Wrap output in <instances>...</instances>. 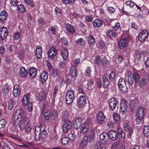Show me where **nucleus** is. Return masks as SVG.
I'll return each mask as SVG.
<instances>
[{
	"label": "nucleus",
	"mask_w": 149,
	"mask_h": 149,
	"mask_svg": "<svg viewBox=\"0 0 149 149\" xmlns=\"http://www.w3.org/2000/svg\"><path fill=\"white\" fill-rule=\"evenodd\" d=\"M8 30L5 27H1L0 28V37L2 39L6 38L8 35Z\"/></svg>",
	"instance_id": "14"
},
{
	"label": "nucleus",
	"mask_w": 149,
	"mask_h": 149,
	"mask_svg": "<svg viewBox=\"0 0 149 149\" xmlns=\"http://www.w3.org/2000/svg\"><path fill=\"white\" fill-rule=\"evenodd\" d=\"M71 72L72 76L74 78H76L77 76V72L75 68H71Z\"/></svg>",
	"instance_id": "43"
},
{
	"label": "nucleus",
	"mask_w": 149,
	"mask_h": 149,
	"mask_svg": "<svg viewBox=\"0 0 149 149\" xmlns=\"http://www.w3.org/2000/svg\"><path fill=\"white\" fill-rule=\"evenodd\" d=\"M25 3L28 5L31 6L32 7L34 6L33 3L31 2V0H24Z\"/></svg>",
	"instance_id": "60"
},
{
	"label": "nucleus",
	"mask_w": 149,
	"mask_h": 149,
	"mask_svg": "<svg viewBox=\"0 0 149 149\" xmlns=\"http://www.w3.org/2000/svg\"><path fill=\"white\" fill-rule=\"evenodd\" d=\"M68 138L70 140L73 141L75 140L76 136L73 133H70L68 135Z\"/></svg>",
	"instance_id": "54"
},
{
	"label": "nucleus",
	"mask_w": 149,
	"mask_h": 149,
	"mask_svg": "<svg viewBox=\"0 0 149 149\" xmlns=\"http://www.w3.org/2000/svg\"><path fill=\"white\" fill-rule=\"evenodd\" d=\"M36 55L38 58H41L42 57V50L41 47L40 46L36 47Z\"/></svg>",
	"instance_id": "22"
},
{
	"label": "nucleus",
	"mask_w": 149,
	"mask_h": 149,
	"mask_svg": "<svg viewBox=\"0 0 149 149\" xmlns=\"http://www.w3.org/2000/svg\"><path fill=\"white\" fill-rule=\"evenodd\" d=\"M6 123L5 120L2 119L0 120V129L3 128L5 126Z\"/></svg>",
	"instance_id": "49"
},
{
	"label": "nucleus",
	"mask_w": 149,
	"mask_h": 149,
	"mask_svg": "<svg viewBox=\"0 0 149 149\" xmlns=\"http://www.w3.org/2000/svg\"><path fill=\"white\" fill-rule=\"evenodd\" d=\"M29 122V120L28 117H24L22 118V119L19 125V127L22 131H23L27 127Z\"/></svg>",
	"instance_id": "6"
},
{
	"label": "nucleus",
	"mask_w": 149,
	"mask_h": 149,
	"mask_svg": "<svg viewBox=\"0 0 149 149\" xmlns=\"http://www.w3.org/2000/svg\"><path fill=\"white\" fill-rule=\"evenodd\" d=\"M95 135L94 130L93 129H92L88 131L87 135H85V136L88 137V139H89L91 140H93L95 139Z\"/></svg>",
	"instance_id": "17"
},
{
	"label": "nucleus",
	"mask_w": 149,
	"mask_h": 149,
	"mask_svg": "<svg viewBox=\"0 0 149 149\" xmlns=\"http://www.w3.org/2000/svg\"><path fill=\"white\" fill-rule=\"evenodd\" d=\"M107 36L111 39H113L116 36V33L112 29L109 30L107 33Z\"/></svg>",
	"instance_id": "26"
},
{
	"label": "nucleus",
	"mask_w": 149,
	"mask_h": 149,
	"mask_svg": "<svg viewBox=\"0 0 149 149\" xmlns=\"http://www.w3.org/2000/svg\"><path fill=\"white\" fill-rule=\"evenodd\" d=\"M127 45V39L126 38H123L120 39L118 42L119 47L121 49H123L126 47Z\"/></svg>",
	"instance_id": "13"
},
{
	"label": "nucleus",
	"mask_w": 149,
	"mask_h": 149,
	"mask_svg": "<svg viewBox=\"0 0 149 149\" xmlns=\"http://www.w3.org/2000/svg\"><path fill=\"white\" fill-rule=\"evenodd\" d=\"M8 103V108L9 109H11L13 108L14 105L13 100V99L10 100Z\"/></svg>",
	"instance_id": "51"
},
{
	"label": "nucleus",
	"mask_w": 149,
	"mask_h": 149,
	"mask_svg": "<svg viewBox=\"0 0 149 149\" xmlns=\"http://www.w3.org/2000/svg\"><path fill=\"white\" fill-rule=\"evenodd\" d=\"M17 9L21 13H24L25 11V9L24 6L22 4L19 5Z\"/></svg>",
	"instance_id": "47"
},
{
	"label": "nucleus",
	"mask_w": 149,
	"mask_h": 149,
	"mask_svg": "<svg viewBox=\"0 0 149 149\" xmlns=\"http://www.w3.org/2000/svg\"><path fill=\"white\" fill-rule=\"evenodd\" d=\"M69 138L67 137H63L61 139L62 143L64 145H66L68 143Z\"/></svg>",
	"instance_id": "48"
},
{
	"label": "nucleus",
	"mask_w": 149,
	"mask_h": 149,
	"mask_svg": "<svg viewBox=\"0 0 149 149\" xmlns=\"http://www.w3.org/2000/svg\"><path fill=\"white\" fill-rule=\"evenodd\" d=\"M2 91L3 93L6 95H7L8 94L9 88L7 84H5L3 86Z\"/></svg>",
	"instance_id": "38"
},
{
	"label": "nucleus",
	"mask_w": 149,
	"mask_h": 149,
	"mask_svg": "<svg viewBox=\"0 0 149 149\" xmlns=\"http://www.w3.org/2000/svg\"><path fill=\"white\" fill-rule=\"evenodd\" d=\"M100 59L99 57L96 56L95 58V60L94 61L95 63L99 65L100 63Z\"/></svg>",
	"instance_id": "61"
},
{
	"label": "nucleus",
	"mask_w": 149,
	"mask_h": 149,
	"mask_svg": "<svg viewBox=\"0 0 149 149\" xmlns=\"http://www.w3.org/2000/svg\"><path fill=\"white\" fill-rule=\"evenodd\" d=\"M69 114L68 111L65 110L63 112L62 119L63 121H68Z\"/></svg>",
	"instance_id": "34"
},
{
	"label": "nucleus",
	"mask_w": 149,
	"mask_h": 149,
	"mask_svg": "<svg viewBox=\"0 0 149 149\" xmlns=\"http://www.w3.org/2000/svg\"><path fill=\"white\" fill-rule=\"evenodd\" d=\"M125 131L126 134L130 137L132 135L133 131V129L132 127H131L127 130H124Z\"/></svg>",
	"instance_id": "42"
},
{
	"label": "nucleus",
	"mask_w": 149,
	"mask_h": 149,
	"mask_svg": "<svg viewBox=\"0 0 149 149\" xmlns=\"http://www.w3.org/2000/svg\"><path fill=\"white\" fill-rule=\"evenodd\" d=\"M115 72L113 71H112L110 73L108 77L109 79L111 80L113 79L115 77Z\"/></svg>",
	"instance_id": "56"
},
{
	"label": "nucleus",
	"mask_w": 149,
	"mask_h": 149,
	"mask_svg": "<svg viewBox=\"0 0 149 149\" xmlns=\"http://www.w3.org/2000/svg\"><path fill=\"white\" fill-rule=\"evenodd\" d=\"M76 43L79 46H84L85 44V41L83 38H80L76 41Z\"/></svg>",
	"instance_id": "41"
},
{
	"label": "nucleus",
	"mask_w": 149,
	"mask_h": 149,
	"mask_svg": "<svg viewBox=\"0 0 149 149\" xmlns=\"http://www.w3.org/2000/svg\"><path fill=\"white\" fill-rule=\"evenodd\" d=\"M109 107L110 109L112 110L114 109L117 104V101L114 98H112L109 100Z\"/></svg>",
	"instance_id": "11"
},
{
	"label": "nucleus",
	"mask_w": 149,
	"mask_h": 149,
	"mask_svg": "<svg viewBox=\"0 0 149 149\" xmlns=\"http://www.w3.org/2000/svg\"><path fill=\"white\" fill-rule=\"evenodd\" d=\"M28 73L27 71L23 67H22L20 70V75L22 77H25Z\"/></svg>",
	"instance_id": "35"
},
{
	"label": "nucleus",
	"mask_w": 149,
	"mask_h": 149,
	"mask_svg": "<svg viewBox=\"0 0 149 149\" xmlns=\"http://www.w3.org/2000/svg\"><path fill=\"white\" fill-rule=\"evenodd\" d=\"M10 3L11 6H16L17 5V0H11L10 1Z\"/></svg>",
	"instance_id": "59"
},
{
	"label": "nucleus",
	"mask_w": 149,
	"mask_h": 149,
	"mask_svg": "<svg viewBox=\"0 0 149 149\" xmlns=\"http://www.w3.org/2000/svg\"><path fill=\"white\" fill-rule=\"evenodd\" d=\"M64 123L63 126V130L64 133L70 130L72 127V123L69 120L64 121Z\"/></svg>",
	"instance_id": "10"
},
{
	"label": "nucleus",
	"mask_w": 149,
	"mask_h": 149,
	"mask_svg": "<svg viewBox=\"0 0 149 149\" xmlns=\"http://www.w3.org/2000/svg\"><path fill=\"white\" fill-rule=\"evenodd\" d=\"M81 119L80 118L76 119L74 122V127L76 129H79L81 127Z\"/></svg>",
	"instance_id": "18"
},
{
	"label": "nucleus",
	"mask_w": 149,
	"mask_h": 149,
	"mask_svg": "<svg viewBox=\"0 0 149 149\" xmlns=\"http://www.w3.org/2000/svg\"><path fill=\"white\" fill-rule=\"evenodd\" d=\"M112 29L114 31L120 30L121 29V26L119 22H117L115 24L112 26Z\"/></svg>",
	"instance_id": "39"
},
{
	"label": "nucleus",
	"mask_w": 149,
	"mask_h": 149,
	"mask_svg": "<svg viewBox=\"0 0 149 149\" xmlns=\"http://www.w3.org/2000/svg\"><path fill=\"white\" fill-rule=\"evenodd\" d=\"M143 134L146 136H148L149 135V126L146 125L144 127Z\"/></svg>",
	"instance_id": "44"
},
{
	"label": "nucleus",
	"mask_w": 149,
	"mask_h": 149,
	"mask_svg": "<svg viewBox=\"0 0 149 149\" xmlns=\"http://www.w3.org/2000/svg\"><path fill=\"white\" fill-rule=\"evenodd\" d=\"M139 86L141 87L145 86L146 83V79L144 78H140L139 79Z\"/></svg>",
	"instance_id": "36"
},
{
	"label": "nucleus",
	"mask_w": 149,
	"mask_h": 149,
	"mask_svg": "<svg viewBox=\"0 0 149 149\" xmlns=\"http://www.w3.org/2000/svg\"><path fill=\"white\" fill-rule=\"evenodd\" d=\"M100 138L101 140L104 141L105 143H107L109 141V134L103 133L101 134L100 135Z\"/></svg>",
	"instance_id": "19"
},
{
	"label": "nucleus",
	"mask_w": 149,
	"mask_h": 149,
	"mask_svg": "<svg viewBox=\"0 0 149 149\" xmlns=\"http://www.w3.org/2000/svg\"><path fill=\"white\" fill-rule=\"evenodd\" d=\"M96 122L100 124H104L105 122L106 117L102 111L98 112L96 115Z\"/></svg>",
	"instance_id": "4"
},
{
	"label": "nucleus",
	"mask_w": 149,
	"mask_h": 149,
	"mask_svg": "<svg viewBox=\"0 0 149 149\" xmlns=\"http://www.w3.org/2000/svg\"><path fill=\"white\" fill-rule=\"evenodd\" d=\"M101 143L99 142H97L96 144H95L94 149H100L101 146H100Z\"/></svg>",
	"instance_id": "63"
},
{
	"label": "nucleus",
	"mask_w": 149,
	"mask_h": 149,
	"mask_svg": "<svg viewBox=\"0 0 149 149\" xmlns=\"http://www.w3.org/2000/svg\"><path fill=\"white\" fill-rule=\"evenodd\" d=\"M14 39L17 40L20 37V33L17 32H15L13 35Z\"/></svg>",
	"instance_id": "50"
},
{
	"label": "nucleus",
	"mask_w": 149,
	"mask_h": 149,
	"mask_svg": "<svg viewBox=\"0 0 149 149\" xmlns=\"http://www.w3.org/2000/svg\"><path fill=\"white\" fill-rule=\"evenodd\" d=\"M120 105V112L122 114L125 113L127 107L126 100L125 99L121 100Z\"/></svg>",
	"instance_id": "9"
},
{
	"label": "nucleus",
	"mask_w": 149,
	"mask_h": 149,
	"mask_svg": "<svg viewBox=\"0 0 149 149\" xmlns=\"http://www.w3.org/2000/svg\"><path fill=\"white\" fill-rule=\"evenodd\" d=\"M20 89L17 85H15L14 87L13 94L14 96L16 97H18L20 94Z\"/></svg>",
	"instance_id": "23"
},
{
	"label": "nucleus",
	"mask_w": 149,
	"mask_h": 149,
	"mask_svg": "<svg viewBox=\"0 0 149 149\" xmlns=\"http://www.w3.org/2000/svg\"><path fill=\"white\" fill-rule=\"evenodd\" d=\"M6 52V49L3 46L0 47V53L2 55L4 54Z\"/></svg>",
	"instance_id": "58"
},
{
	"label": "nucleus",
	"mask_w": 149,
	"mask_h": 149,
	"mask_svg": "<svg viewBox=\"0 0 149 149\" xmlns=\"http://www.w3.org/2000/svg\"><path fill=\"white\" fill-rule=\"evenodd\" d=\"M120 144V142L118 140H117L116 142H114L111 147V148L113 149H115V147L119 146Z\"/></svg>",
	"instance_id": "62"
},
{
	"label": "nucleus",
	"mask_w": 149,
	"mask_h": 149,
	"mask_svg": "<svg viewBox=\"0 0 149 149\" xmlns=\"http://www.w3.org/2000/svg\"><path fill=\"white\" fill-rule=\"evenodd\" d=\"M109 137L113 141L117 140H124L125 136L124 132L121 128H119L117 132L116 130H111L109 132Z\"/></svg>",
	"instance_id": "1"
},
{
	"label": "nucleus",
	"mask_w": 149,
	"mask_h": 149,
	"mask_svg": "<svg viewBox=\"0 0 149 149\" xmlns=\"http://www.w3.org/2000/svg\"><path fill=\"white\" fill-rule=\"evenodd\" d=\"M51 119L54 120L58 116V112L56 110H54L51 112Z\"/></svg>",
	"instance_id": "40"
},
{
	"label": "nucleus",
	"mask_w": 149,
	"mask_h": 149,
	"mask_svg": "<svg viewBox=\"0 0 149 149\" xmlns=\"http://www.w3.org/2000/svg\"><path fill=\"white\" fill-rule=\"evenodd\" d=\"M91 69L89 67H87L86 69L85 72V75L86 76L90 77L91 76Z\"/></svg>",
	"instance_id": "45"
},
{
	"label": "nucleus",
	"mask_w": 149,
	"mask_h": 149,
	"mask_svg": "<svg viewBox=\"0 0 149 149\" xmlns=\"http://www.w3.org/2000/svg\"><path fill=\"white\" fill-rule=\"evenodd\" d=\"M57 29V27L56 26H52L51 27V32L52 34L54 35L56 34V32Z\"/></svg>",
	"instance_id": "52"
},
{
	"label": "nucleus",
	"mask_w": 149,
	"mask_h": 149,
	"mask_svg": "<svg viewBox=\"0 0 149 149\" xmlns=\"http://www.w3.org/2000/svg\"><path fill=\"white\" fill-rule=\"evenodd\" d=\"M148 33L145 30L142 31L138 37V39L141 42H143L148 36Z\"/></svg>",
	"instance_id": "12"
},
{
	"label": "nucleus",
	"mask_w": 149,
	"mask_h": 149,
	"mask_svg": "<svg viewBox=\"0 0 149 149\" xmlns=\"http://www.w3.org/2000/svg\"><path fill=\"white\" fill-rule=\"evenodd\" d=\"M48 74L46 71H44L40 75V77L42 82L44 83L48 78Z\"/></svg>",
	"instance_id": "30"
},
{
	"label": "nucleus",
	"mask_w": 149,
	"mask_h": 149,
	"mask_svg": "<svg viewBox=\"0 0 149 149\" xmlns=\"http://www.w3.org/2000/svg\"><path fill=\"white\" fill-rule=\"evenodd\" d=\"M74 98V91L71 90L68 91L66 95V102L68 105L71 104L73 102Z\"/></svg>",
	"instance_id": "3"
},
{
	"label": "nucleus",
	"mask_w": 149,
	"mask_h": 149,
	"mask_svg": "<svg viewBox=\"0 0 149 149\" xmlns=\"http://www.w3.org/2000/svg\"><path fill=\"white\" fill-rule=\"evenodd\" d=\"M30 96L29 94L27 93L24 96L22 99V103L23 105L25 106L29 103L31 102H29Z\"/></svg>",
	"instance_id": "20"
},
{
	"label": "nucleus",
	"mask_w": 149,
	"mask_h": 149,
	"mask_svg": "<svg viewBox=\"0 0 149 149\" xmlns=\"http://www.w3.org/2000/svg\"><path fill=\"white\" fill-rule=\"evenodd\" d=\"M123 125V129L124 130H127L131 127L129 124L126 123H124Z\"/></svg>",
	"instance_id": "55"
},
{
	"label": "nucleus",
	"mask_w": 149,
	"mask_h": 149,
	"mask_svg": "<svg viewBox=\"0 0 149 149\" xmlns=\"http://www.w3.org/2000/svg\"><path fill=\"white\" fill-rule=\"evenodd\" d=\"M113 116L114 119L115 120L117 121H119L120 119L117 113H114L113 114Z\"/></svg>",
	"instance_id": "64"
},
{
	"label": "nucleus",
	"mask_w": 149,
	"mask_h": 149,
	"mask_svg": "<svg viewBox=\"0 0 149 149\" xmlns=\"http://www.w3.org/2000/svg\"><path fill=\"white\" fill-rule=\"evenodd\" d=\"M102 77L104 83V88H107L109 86V84L108 78L106 75H103Z\"/></svg>",
	"instance_id": "32"
},
{
	"label": "nucleus",
	"mask_w": 149,
	"mask_h": 149,
	"mask_svg": "<svg viewBox=\"0 0 149 149\" xmlns=\"http://www.w3.org/2000/svg\"><path fill=\"white\" fill-rule=\"evenodd\" d=\"M89 128V126L88 124L84 123L81 128L80 130L81 133L84 134L87 132Z\"/></svg>",
	"instance_id": "33"
},
{
	"label": "nucleus",
	"mask_w": 149,
	"mask_h": 149,
	"mask_svg": "<svg viewBox=\"0 0 149 149\" xmlns=\"http://www.w3.org/2000/svg\"><path fill=\"white\" fill-rule=\"evenodd\" d=\"M118 86L122 93H124L127 91V87L125 81L123 78L119 79L118 82Z\"/></svg>",
	"instance_id": "5"
},
{
	"label": "nucleus",
	"mask_w": 149,
	"mask_h": 149,
	"mask_svg": "<svg viewBox=\"0 0 149 149\" xmlns=\"http://www.w3.org/2000/svg\"><path fill=\"white\" fill-rule=\"evenodd\" d=\"M45 118L46 120H48L49 118L51 119V112L49 110L47 111L44 114Z\"/></svg>",
	"instance_id": "46"
},
{
	"label": "nucleus",
	"mask_w": 149,
	"mask_h": 149,
	"mask_svg": "<svg viewBox=\"0 0 149 149\" xmlns=\"http://www.w3.org/2000/svg\"><path fill=\"white\" fill-rule=\"evenodd\" d=\"M103 20L100 18L95 19L93 22V26L95 27H100L103 24Z\"/></svg>",
	"instance_id": "16"
},
{
	"label": "nucleus",
	"mask_w": 149,
	"mask_h": 149,
	"mask_svg": "<svg viewBox=\"0 0 149 149\" xmlns=\"http://www.w3.org/2000/svg\"><path fill=\"white\" fill-rule=\"evenodd\" d=\"M102 63L104 67H106L108 63V61L106 58H104L102 60Z\"/></svg>",
	"instance_id": "53"
},
{
	"label": "nucleus",
	"mask_w": 149,
	"mask_h": 149,
	"mask_svg": "<svg viewBox=\"0 0 149 149\" xmlns=\"http://www.w3.org/2000/svg\"><path fill=\"white\" fill-rule=\"evenodd\" d=\"M86 102L85 97L83 95H81L77 99V104L79 107H83L85 106Z\"/></svg>",
	"instance_id": "8"
},
{
	"label": "nucleus",
	"mask_w": 149,
	"mask_h": 149,
	"mask_svg": "<svg viewBox=\"0 0 149 149\" xmlns=\"http://www.w3.org/2000/svg\"><path fill=\"white\" fill-rule=\"evenodd\" d=\"M62 1L63 3L66 4L72 3L74 2V0H62Z\"/></svg>",
	"instance_id": "57"
},
{
	"label": "nucleus",
	"mask_w": 149,
	"mask_h": 149,
	"mask_svg": "<svg viewBox=\"0 0 149 149\" xmlns=\"http://www.w3.org/2000/svg\"><path fill=\"white\" fill-rule=\"evenodd\" d=\"M61 54L63 59L64 60H66L67 58L68 55V50L65 49H63Z\"/></svg>",
	"instance_id": "37"
},
{
	"label": "nucleus",
	"mask_w": 149,
	"mask_h": 149,
	"mask_svg": "<svg viewBox=\"0 0 149 149\" xmlns=\"http://www.w3.org/2000/svg\"><path fill=\"white\" fill-rule=\"evenodd\" d=\"M47 93L44 91L40 92L39 94V99L40 102L44 101L46 100Z\"/></svg>",
	"instance_id": "27"
},
{
	"label": "nucleus",
	"mask_w": 149,
	"mask_h": 149,
	"mask_svg": "<svg viewBox=\"0 0 149 149\" xmlns=\"http://www.w3.org/2000/svg\"><path fill=\"white\" fill-rule=\"evenodd\" d=\"M144 109L143 108L139 107L137 110V116L140 118H143L144 115Z\"/></svg>",
	"instance_id": "25"
},
{
	"label": "nucleus",
	"mask_w": 149,
	"mask_h": 149,
	"mask_svg": "<svg viewBox=\"0 0 149 149\" xmlns=\"http://www.w3.org/2000/svg\"><path fill=\"white\" fill-rule=\"evenodd\" d=\"M88 42L90 47L91 48H93L95 43V39L93 36L90 35L88 37Z\"/></svg>",
	"instance_id": "29"
},
{
	"label": "nucleus",
	"mask_w": 149,
	"mask_h": 149,
	"mask_svg": "<svg viewBox=\"0 0 149 149\" xmlns=\"http://www.w3.org/2000/svg\"><path fill=\"white\" fill-rule=\"evenodd\" d=\"M128 81L129 84L132 85L134 83V80L135 83L136 84L138 82L139 77V73L137 72H134L133 74H130L127 76Z\"/></svg>",
	"instance_id": "2"
},
{
	"label": "nucleus",
	"mask_w": 149,
	"mask_h": 149,
	"mask_svg": "<svg viewBox=\"0 0 149 149\" xmlns=\"http://www.w3.org/2000/svg\"><path fill=\"white\" fill-rule=\"evenodd\" d=\"M37 73V69L35 68L32 67L29 70V75L31 78H33L36 76Z\"/></svg>",
	"instance_id": "24"
},
{
	"label": "nucleus",
	"mask_w": 149,
	"mask_h": 149,
	"mask_svg": "<svg viewBox=\"0 0 149 149\" xmlns=\"http://www.w3.org/2000/svg\"><path fill=\"white\" fill-rule=\"evenodd\" d=\"M66 28L67 31L71 34H73L75 31L74 26L70 24H68L66 25Z\"/></svg>",
	"instance_id": "28"
},
{
	"label": "nucleus",
	"mask_w": 149,
	"mask_h": 149,
	"mask_svg": "<svg viewBox=\"0 0 149 149\" xmlns=\"http://www.w3.org/2000/svg\"><path fill=\"white\" fill-rule=\"evenodd\" d=\"M88 137L84 136L79 144V147L82 148L86 145L88 141Z\"/></svg>",
	"instance_id": "31"
},
{
	"label": "nucleus",
	"mask_w": 149,
	"mask_h": 149,
	"mask_svg": "<svg viewBox=\"0 0 149 149\" xmlns=\"http://www.w3.org/2000/svg\"><path fill=\"white\" fill-rule=\"evenodd\" d=\"M57 53L56 48L54 47L51 48L48 52V56L49 58L51 59L53 58Z\"/></svg>",
	"instance_id": "7"
},
{
	"label": "nucleus",
	"mask_w": 149,
	"mask_h": 149,
	"mask_svg": "<svg viewBox=\"0 0 149 149\" xmlns=\"http://www.w3.org/2000/svg\"><path fill=\"white\" fill-rule=\"evenodd\" d=\"M35 138L36 140H39L41 138V128L38 126H36L35 128Z\"/></svg>",
	"instance_id": "15"
},
{
	"label": "nucleus",
	"mask_w": 149,
	"mask_h": 149,
	"mask_svg": "<svg viewBox=\"0 0 149 149\" xmlns=\"http://www.w3.org/2000/svg\"><path fill=\"white\" fill-rule=\"evenodd\" d=\"M19 115L17 114L15 115L14 120L13 122V124L14 125H18L19 123L21 120V116L20 115V112L19 113Z\"/></svg>",
	"instance_id": "21"
}]
</instances>
